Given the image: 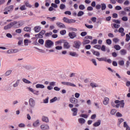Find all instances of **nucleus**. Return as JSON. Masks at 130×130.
Instances as JSON below:
<instances>
[{
	"mask_svg": "<svg viewBox=\"0 0 130 130\" xmlns=\"http://www.w3.org/2000/svg\"><path fill=\"white\" fill-rule=\"evenodd\" d=\"M33 126L36 127L39 125V120H37L36 121L33 123Z\"/></svg>",
	"mask_w": 130,
	"mask_h": 130,
	"instance_id": "obj_26",
	"label": "nucleus"
},
{
	"mask_svg": "<svg viewBox=\"0 0 130 130\" xmlns=\"http://www.w3.org/2000/svg\"><path fill=\"white\" fill-rule=\"evenodd\" d=\"M81 36L82 37H84V36H86L87 35V32L86 31H83L80 34Z\"/></svg>",
	"mask_w": 130,
	"mask_h": 130,
	"instance_id": "obj_55",
	"label": "nucleus"
},
{
	"mask_svg": "<svg viewBox=\"0 0 130 130\" xmlns=\"http://www.w3.org/2000/svg\"><path fill=\"white\" fill-rule=\"evenodd\" d=\"M81 45L82 42H81V41L79 40L75 41L74 42L73 47H74V48H76V49H79Z\"/></svg>",
	"mask_w": 130,
	"mask_h": 130,
	"instance_id": "obj_2",
	"label": "nucleus"
},
{
	"mask_svg": "<svg viewBox=\"0 0 130 130\" xmlns=\"http://www.w3.org/2000/svg\"><path fill=\"white\" fill-rule=\"evenodd\" d=\"M22 81H23V82H24V83H25V84H31V81H30L25 78H23L22 79Z\"/></svg>",
	"mask_w": 130,
	"mask_h": 130,
	"instance_id": "obj_30",
	"label": "nucleus"
},
{
	"mask_svg": "<svg viewBox=\"0 0 130 130\" xmlns=\"http://www.w3.org/2000/svg\"><path fill=\"white\" fill-rule=\"evenodd\" d=\"M79 8L80 9V10H85V6H84L83 5H80L79 6Z\"/></svg>",
	"mask_w": 130,
	"mask_h": 130,
	"instance_id": "obj_54",
	"label": "nucleus"
},
{
	"mask_svg": "<svg viewBox=\"0 0 130 130\" xmlns=\"http://www.w3.org/2000/svg\"><path fill=\"white\" fill-rule=\"evenodd\" d=\"M25 6L27 8H32V5H30L28 2H26L25 3Z\"/></svg>",
	"mask_w": 130,
	"mask_h": 130,
	"instance_id": "obj_41",
	"label": "nucleus"
},
{
	"mask_svg": "<svg viewBox=\"0 0 130 130\" xmlns=\"http://www.w3.org/2000/svg\"><path fill=\"white\" fill-rule=\"evenodd\" d=\"M19 9L21 11H25L26 10L25 5H22Z\"/></svg>",
	"mask_w": 130,
	"mask_h": 130,
	"instance_id": "obj_47",
	"label": "nucleus"
},
{
	"mask_svg": "<svg viewBox=\"0 0 130 130\" xmlns=\"http://www.w3.org/2000/svg\"><path fill=\"white\" fill-rule=\"evenodd\" d=\"M96 59L99 60V61H107V58L106 57H102V58H96Z\"/></svg>",
	"mask_w": 130,
	"mask_h": 130,
	"instance_id": "obj_18",
	"label": "nucleus"
},
{
	"mask_svg": "<svg viewBox=\"0 0 130 130\" xmlns=\"http://www.w3.org/2000/svg\"><path fill=\"white\" fill-rule=\"evenodd\" d=\"M47 19L48 20H49V21L53 22V21H54L55 20V19H56V17H47Z\"/></svg>",
	"mask_w": 130,
	"mask_h": 130,
	"instance_id": "obj_29",
	"label": "nucleus"
},
{
	"mask_svg": "<svg viewBox=\"0 0 130 130\" xmlns=\"http://www.w3.org/2000/svg\"><path fill=\"white\" fill-rule=\"evenodd\" d=\"M127 20H128V19L127 18V17H126V16H124L122 18V21H124L126 22V21H127Z\"/></svg>",
	"mask_w": 130,
	"mask_h": 130,
	"instance_id": "obj_58",
	"label": "nucleus"
},
{
	"mask_svg": "<svg viewBox=\"0 0 130 130\" xmlns=\"http://www.w3.org/2000/svg\"><path fill=\"white\" fill-rule=\"evenodd\" d=\"M93 54H94V55H95L96 56H100V53L99 52L96 51H93Z\"/></svg>",
	"mask_w": 130,
	"mask_h": 130,
	"instance_id": "obj_31",
	"label": "nucleus"
},
{
	"mask_svg": "<svg viewBox=\"0 0 130 130\" xmlns=\"http://www.w3.org/2000/svg\"><path fill=\"white\" fill-rule=\"evenodd\" d=\"M90 86H91L92 88H96L98 87V85H97L96 83H90Z\"/></svg>",
	"mask_w": 130,
	"mask_h": 130,
	"instance_id": "obj_33",
	"label": "nucleus"
},
{
	"mask_svg": "<svg viewBox=\"0 0 130 130\" xmlns=\"http://www.w3.org/2000/svg\"><path fill=\"white\" fill-rule=\"evenodd\" d=\"M13 10H14V6L13 5L7 7L5 9V11H7V12H11Z\"/></svg>",
	"mask_w": 130,
	"mask_h": 130,
	"instance_id": "obj_11",
	"label": "nucleus"
},
{
	"mask_svg": "<svg viewBox=\"0 0 130 130\" xmlns=\"http://www.w3.org/2000/svg\"><path fill=\"white\" fill-rule=\"evenodd\" d=\"M60 10H64L66 9V5L64 4H60L59 6Z\"/></svg>",
	"mask_w": 130,
	"mask_h": 130,
	"instance_id": "obj_36",
	"label": "nucleus"
},
{
	"mask_svg": "<svg viewBox=\"0 0 130 130\" xmlns=\"http://www.w3.org/2000/svg\"><path fill=\"white\" fill-rule=\"evenodd\" d=\"M121 55H125L126 54V50L125 49H121L120 51Z\"/></svg>",
	"mask_w": 130,
	"mask_h": 130,
	"instance_id": "obj_23",
	"label": "nucleus"
},
{
	"mask_svg": "<svg viewBox=\"0 0 130 130\" xmlns=\"http://www.w3.org/2000/svg\"><path fill=\"white\" fill-rule=\"evenodd\" d=\"M80 117H83L84 118H88V115L85 114H81L80 115Z\"/></svg>",
	"mask_w": 130,
	"mask_h": 130,
	"instance_id": "obj_46",
	"label": "nucleus"
},
{
	"mask_svg": "<svg viewBox=\"0 0 130 130\" xmlns=\"http://www.w3.org/2000/svg\"><path fill=\"white\" fill-rule=\"evenodd\" d=\"M113 22L114 23H116V24H120V20L114 19L113 20Z\"/></svg>",
	"mask_w": 130,
	"mask_h": 130,
	"instance_id": "obj_50",
	"label": "nucleus"
},
{
	"mask_svg": "<svg viewBox=\"0 0 130 130\" xmlns=\"http://www.w3.org/2000/svg\"><path fill=\"white\" fill-rule=\"evenodd\" d=\"M86 120H85V119L83 118H80L78 119V122L79 123H80V124H84V123H85Z\"/></svg>",
	"mask_w": 130,
	"mask_h": 130,
	"instance_id": "obj_15",
	"label": "nucleus"
},
{
	"mask_svg": "<svg viewBox=\"0 0 130 130\" xmlns=\"http://www.w3.org/2000/svg\"><path fill=\"white\" fill-rule=\"evenodd\" d=\"M69 36L71 39H74L77 37V33L74 31H72L69 33Z\"/></svg>",
	"mask_w": 130,
	"mask_h": 130,
	"instance_id": "obj_6",
	"label": "nucleus"
},
{
	"mask_svg": "<svg viewBox=\"0 0 130 130\" xmlns=\"http://www.w3.org/2000/svg\"><path fill=\"white\" fill-rule=\"evenodd\" d=\"M118 64L119 66H124V61H123L122 60H119V61H118Z\"/></svg>",
	"mask_w": 130,
	"mask_h": 130,
	"instance_id": "obj_38",
	"label": "nucleus"
},
{
	"mask_svg": "<svg viewBox=\"0 0 130 130\" xmlns=\"http://www.w3.org/2000/svg\"><path fill=\"white\" fill-rule=\"evenodd\" d=\"M70 102H71V103H72V104H76L75 106V107H79V106H80V105H79V104H77L78 101V99H76V98H70Z\"/></svg>",
	"mask_w": 130,
	"mask_h": 130,
	"instance_id": "obj_3",
	"label": "nucleus"
},
{
	"mask_svg": "<svg viewBox=\"0 0 130 130\" xmlns=\"http://www.w3.org/2000/svg\"><path fill=\"white\" fill-rule=\"evenodd\" d=\"M117 111L116 109H112L111 111V114L112 115H114V114H115V113H116Z\"/></svg>",
	"mask_w": 130,
	"mask_h": 130,
	"instance_id": "obj_37",
	"label": "nucleus"
},
{
	"mask_svg": "<svg viewBox=\"0 0 130 130\" xmlns=\"http://www.w3.org/2000/svg\"><path fill=\"white\" fill-rule=\"evenodd\" d=\"M114 48L115 49H116V50H120V49L121 48L118 45H115L114 46Z\"/></svg>",
	"mask_w": 130,
	"mask_h": 130,
	"instance_id": "obj_32",
	"label": "nucleus"
},
{
	"mask_svg": "<svg viewBox=\"0 0 130 130\" xmlns=\"http://www.w3.org/2000/svg\"><path fill=\"white\" fill-rule=\"evenodd\" d=\"M45 34V30H42L39 33V35H41V36H43Z\"/></svg>",
	"mask_w": 130,
	"mask_h": 130,
	"instance_id": "obj_59",
	"label": "nucleus"
},
{
	"mask_svg": "<svg viewBox=\"0 0 130 130\" xmlns=\"http://www.w3.org/2000/svg\"><path fill=\"white\" fill-rule=\"evenodd\" d=\"M90 41L89 40H86V39H84L83 40V41L82 42V44L83 45H86L87 44H89L90 43Z\"/></svg>",
	"mask_w": 130,
	"mask_h": 130,
	"instance_id": "obj_20",
	"label": "nucleus"
},
{
	"mask_svg": "<svg viewBox=\"0 0 130 130\" xmlns=\"http://www.w3.org/2000/svg\"><path fill=\"white\" fill-rule=\"evenodd\" d=\"M52 35V32H47L45 34V36L47 37L51 36Z\"/></svg>",
	"mask_w": 130,
	"mask_h": 130,
	"instance_id": "obj_60",
	"label": "nucleus"
},
{
	"mask_svg": "<svg viewBox=\"0 0 130 130\" xmlns=\"http://www.w3.org/2000/svg\"><path fill=\"white\" fill-rule=\"evenodd\" d=\"M63 21L65 23H67L68 24H72V23H76V20L75 19H70L67 17L63 18Z\"/></svg>",
	"mask_w": 130,
	"mask_h": 130,
	"instance_id": "obj_5",
	"label": "nucleus"
},
{
	"mask_svg": "<svg viewBox=\"0 0 130 130\" xmlns=\"http://www.w3.org/2000/svg\"><path fill=\"white\" fill-rule=\"evenodd\" d=\"M19 83H20L19 80H17L15 84H13V87H18L19 85Z\"/></svg>",
	"mask_w": 130,
	"mask_h": 130,
	"instance_id": "obj_52",
	"label": "nucleus"
},
{
	"mask_svg": "<svg viewBox=\"0 0 130 130\" xmlns=\"http://www.w3.org/2000/svg\"><path fill=\"white\" fill-rule=\"evenodd\" d=\"M12 74V70H8L5 73V76H10Z\"/></svg>",
	"mask_w": 130,
	"mask_h": 130,
	"instance_id": "obj_39",
	"label": "nucleus"
},
{
	"mask_svg": "<svg viewBox=\"0 0 130 130\" xmlns=\"http://www.w3.org/2000/svg\"><path fill=\"white\" fill-rule=\"evenodd\" d=\"M36 88H40V89H44L45 88V86L43 85V84H38L36 85Z\"/></svg>",
	"mask_w": 130,
	"mask_h": 130,
	"instance_id": "obj_17",
	"label": "nucleus"
},
{
	"mask_svg": "<svg viewBox=\"0 0 130 130\" xmlns=\"http://www.w3.org/2000/svg\"><path fill=\"white\" fill-rule=\"evenodd\" d=\"M42 120L45 122H48V121H49V120H48V118L44 116L42 117Z\"/></svg>",
	"mask_w": 130,
	"mask_h": 130,
	"instance_id": "obj_28",
	"label": "nucleus"
},
{
	"mask_svg": "<svg viewBox=\"0 0 130 130\" xmlns=\"http://www.w3.org/2000/svg\"><path fill=\"white\" fill-rule=\"evenodd\" d=\"M113 26L116 28V29H118V28H119V27H120V25L119 24H117L116 23H113Z\"/></svg>",
	"mask_w": 130,
	"mask_h": 130,
	"instance_id": "obj_42",
	"label": "nucleus"
},
{
	"mask_svg": "<svg viewBox=\"0 0 130 130\" xmlns=\"http://www.w3.org/2000/svg\"><path fill=\"white\" fill-rule=\"evenodd\" d=\"M83 15H84V12H83L82 11H80L77 14V16L82 17Z\"/></svg>",
	"mask_w": 130,
	"mask_h": 130,
	"instance_id": "obj_34",
	"label": "nucleus"
},
{
	"mask_svg": "<svg viewBox=\"0 0 130 130\" xmlns=\"http://www.w3.org/2000/svg\"><path fill=\"white\" fill-rule=\"evenodd\" d=\"M84 39H86L87 40V39H90V40H92V39H93V37L91 36H86L85 38Z\"/></svg>",
	"mask_w": 130,
	"mask_h": 130,
	"instance_id": "obj_44",
	"label": "nucleus"
},
{
	"mask_svg": "<svg viewBox=\"0 0 130 130\" xmlns=\"http://www.w3.org/2000/svg\"><path fill=\"white\" fill-rule=\"evenodd\" d=\"M94 48H96V49H101V46L100 45H96L93 46Z\"/></svg>",
	"mask_w": 130,
	"mask_h": 130,
	"instance_id": "obj_51",
	"label": "nucleus"
},
{
	"mask_svg": "<svg viewBox=\"0 0 130 130\" xmlns=\"http://www.w3.org/2000/svg\"><path fill=\"white\" fill-rule=\"evenodd\" d=\"M91 44H97V39H94L91 42Z\"/></svg>",
	"mask_w": 130,
	"mask_h": 130,
	"instance_id": "obj_61",
	"label": "nucleus"
},
{
	"mask_svg": "<svg viewBox=\"0 0 130 130\" xmlns=\"http://www.w3.org/2000/svg\"><path fill=\"white\" fill-rule=\"evenodd\" d=\"M101 124V120H98L97 122H95L93 125V126H99Z\"/></svg>",
	"mask_w": 130,
	"mask_h": 130,
	"instance_id": "obj_16",
	"label": "nucleus"
},
{
	"mask_svg": "<svg viewBox=\"0 0 130 130\" xmlns=\"http://www.w3.org/2000/svg\"><path fill=\"white\" fill-rule=\"evenodd\" d=\"M38 42L41 45H43L44 44V40L42 39H40L38 41Z\"/></svg>",
	"mask_w": 130,
	"mask_h": 130,
	"instance_id": "obj_35",
	"label": "nucleus"
},
{
	"mask_svg": "<svg viewBox=\"0 0 130 130\" xmlns=\"http://www.w3.org/2000/svg\"><path fill=\"white\" fill-rule=\"evenodd\" d=\"M101 9H102V11H104V10L106 9V4H101Z\"/></svg>",
	"mask_w": 130,
	"mask_h": 130,
	"instance_id": "obj_27",
	"label": "nucleus"
},
{
	"mask_svg": "<svg viewBox=\"0 0 130 130\" xmlns=\"http://www.w3.org/2000/svg\"><path fill=\"white\" fill-rule=\"evenodd\" d=\"M69 54L71 55V56H75L76 57L79 56L76 52H70Z\"/></svg>",
	"mask_w": 130,
	"mask_h": 130,
	"instance_id": "obj_22",
	"label": "nucleus"
},
{
	"mask_svg": "<svg viewBox=\"0 0 130 130\" xmlns=\"http://www.w3.org/2000/svg\"><path fill=\"white\" fill-rule=\"evenodd\" d=\"M61 84L62 85H65L66 86H71V87H76V85H75V84L71 82H62Z\"/></svg>",
	"mask_w": 130,
	"mask_h": 130,
	"instance_id": "obj_8",
	"label": "nucleus"
},
{
	"mask_svg": "<svg viewBox=\"0 0 130 130\" xmlns=\"http://www.w3.org/2000/svg\"><path fill=\"white\" fill-rule=\"evenodd\" d=\"M119 105L121 108H123L124 107V102L123 100H121L119 104Z\"/></svg>",
	"mask_w": 130,
	"mask_h": 130,
	"instance_id": "obj_24",
	"label": "nucleus"
},
{
	"mask_svg": "<svg viewBox=\"0 0 130 130\" xmlns=\"http://www.w3.org/2000/svg\"><path fill=\"white\" fill-rule=\"evenodd\" d=\"M35 31L37 33H38V32H40V30H41V27L39 26H35L34 28Z\"/></svg>",
	"mask_w": 130,
	"mask_h": 130,
	"instance_id": "obj_19",
	"label": "nucleus"
},
{
	"mask_svg": "<svg viewBox=\"0 0 130 130\" xmlns=\"http://www.w3.org/2000/svg\"><path fill=\"white\" fill-rule=\"evenodd\" d=\"M101 49L102 51H106V48L105 47V46L104 45H102L101 47Z\"/></svg>",
	"mask_w": 130,
	"mask_h": 130,
	"instance_id": "obj_53",
	"label": "nucleus"
},
{
	"mask_svg": "<svg viewBox=\"0 0 130 130\" xmlns=\"http://www.w3.org/2000/svg\"><path fill=\"white\" fill-rule=\"evenodd\" d=\"M31 27L26 26L23 28V30L26 32H31Z\"/></svg>",
	"mask_w": 130,
	"mask_h": 130,
	"instance_id": "obj_25",
	"label": "nucleus"
},
{
	"mask_svg": "<svg viewBox=\"0 0 130 130\" xmlns=\"http://www.w3.org/2000/svg\"><path fill=\"white\" fill-rule=\"evenodd\" d=\"M63 47L64 48H66V49H69L71 47V45H70V43L68 42H65L63 44Z\"/></svg>",
	"mask_w": 130,
	"mask_h": 130,
	"instance_id": "obj_14",
	"label": "nucleus"
},
{
	"mask_svg": "<svg viewBox=\"0 0 130 130\" xmlns=\"http://www.w3.org/2000/svg\"><path fill=\"white\" fill-rule=\"evenodd\" d=\"M112 17L113 18L116 19V18L118 17V15H117V13H113L112 15Z\"/></svg>",
	"mask_w": 130,
	"mask_h": 130,
	"instance_id": "obj_62",
	"label": "nucleus"
},
{
	"mask_svg": "<svg viewBox=\"0 0 130 130\" xmlns=\"http://www.w3.org/2000/svg\"><path fill=\"white\" fill-rule=\"evenodd\" d=\"M29 105L30 106V107H35V101L34 99L30 98L29 100Z\"/></svg>",
	"mask_w": 130,
	"mask_h": 130,
	"instance_id": "obj_7",
	"label": "nucleus"
},
{
	"mask_svg": "<svg viewBox=\"0 0 130 130\" xmlns=\"http://www.w3.org/2000/svg\"><path fill=\"white\" fill-rule=\"evenodd\" d=\"M106 43L107 44H108V45H111V43H112V42L111 41V40L110 39H107L106 40Z\"/></svg>",
	"mask_w": 130,
	"mask_h": 130,
	"instance_id": "obj_45",
	"label": "nucleus"
},
{
	"mask_svg": "<svg viewBox=\"0 0 130 130\" xmlns=\"http://www.w3.org/2000/svg\"><path fill=\"white\" fill-rule=\"evenodd\" d=\"M23 25H24V23L21 20L18 21H14L4 26V30H9V29H11L13 27L16 28H20Z\"/></svg>",
	"mask_w": 130,
	"mask_h": 130,
	"instance_id": "obj_1",
	"label": "nucleus"
},
{
	"mask_svg": "<svg viewBox=\"0 0 130 130\" xmlns=\"http://www.w3.org/2000/svg\"><path fill=\"white\" fill-rule=\"evenodd\" d=\"M119 33L121 34V36L123 37L124 35H125V33L124 32V28L123 27H120L118 30Z\"/></svg>",
	"mask_w": 130,
	"mask_h": 130,
	"instance_id": "obj_9",
	"label": "nucleus"
},
{
	"mask_svg": "<svg viewBox=\"0 0 130 130\" xmlns=\"http://www.w3.org/2000/svg\"><path fill=\"white\" fill-rule=\"evenodd\" d=\"M121 7L119 6H117L115 7V10H116V11H120V10H121Z\"/></svg>",
	"mask_w": 130,
	"mask_h": 130,
	"instance_id": "obj_56",
	"label": "nucleus"
},
{
	"mask_svg": "<svg viewBox=\"0 0 130 130\" xmlns=\"http://www.w3.org/2000/svg\"><path fill=\"white\" fill-rule=\"evenodd\" d=\"M56 25L57 26V27H59V28H66V25H64V24L62 23L61 22H57Z\"/></svg>",
	"mask_w": 130,
	"mask_h": 130,
	"instance_id": "obj_10",
	"label": "nucleus"
},
{
	"mask_svg": "<svg viewBox=\"0 0 130 130\" xmlns=\"http://www.w3.org/2000/svg\"><path fill=\"white\" fill-rule=\"evenodd\" d=\"M16 33H18V34H20V33H22V29L19 28L15 30Z\"/></svg>",
	"mask_w": 130,
	"mask_h": 130,
	"instance_id": "obj_57",
	"label": "nucleus"
},
{
	"mask_svg": "<svg viewBox=\"0 0 130 130\" xmlns=\"http://www.w3.org/2000/svg\"><path fill=\"white\" fill-rule=\"evenodd\" d=\"M53 45V42L51 40H47L45 42V46L47 48H50Z\"/></svg>",
	"mask_w": 130,
	"mask_h": 130,
	"instance_id": "obj_4",
	"label": "nucleus"
},
{
	"mask_svg": "<svg viewBox=\"0 0 130 130\" xmlns=\"http://www.w3.org/2000/svg\"><path fill=\"white\" fill-rule=\"evenodd\" d=\"M66 33H67V30H62L60 31V34H61V35H65Z\"/></svg>",
	"mask_w": 130,
	"mask_h": 130,
	"instance_id": "obj_48",
	"label": "nucleus"
},
{
	"mask_svg": "<svg viewBox=\"0 0 130 130\" xmlns=\"http://www.w3.org/2000/svg\"><path fill=\"white\" fill-rule=\"evenodd\" d=\"M85 26L88 29H92L93 28V25H87V24H85Z\"/></svg>",
	"mask_w": 130,
	"mask_h": 130,
	"instance_id": "obj_49",
	"label": "nucleus"
},
{
	"mask_svg": "<svg viewBox=\"0 0 130 130\" xmlns=\"http://www.w3.org/2000/svg\"><path fill=\"white\" fill-rule=\"evenodd\" d=\"M109 102V98H105L104 99V100L103 102L104 105H107V104H108Z\"/></svg>",
	"mask_w": 130,
	"mask_h": 130,
	"instance_id": "obj_21",
	"label": "nucleus"
},
{
	"mask_svg": "<svg viewBox=\"0 0 130 130\" xmlns=\"http://www.w3.org/2000/svg\"><path fill=\"white\" fill-rule=\"evenodd\" d=\"M72 111L73 112V116H76L78 114V109L77 108H73L72 109Z\"/></svg>",
	"mask_w": 130,
	"mask_h": 130,
	"instance_id": "obj_12",
	"label": "nucleus"
},
{
	"mask_svg": "<svg viewBox=\"0 0 130 130\" xmlns=\"http://www.w3.org/2000/svg\"><path fill=\"white\" fill-rule=\"evenodd\" d=\"M56 100H57V98L54 97L50 101V103H53V102H55V101H56Z\"/></svg>",
	"mask_w": 130,
	"mask_h": 130,
	"instance_id": "obj_40",
	"label": "nucleus"
},
{
	"mask_svg": "<svg viewBox=\"0 0 130 130\" xmlns=\"http://www.w3.org/2000/svg\"><path fill=\"white\" fill-rule=\"evenodd\" d=\"M91 20L92 22H93V23H95L96 20H97V18L96 17H92L91 18Z\"/></svg>",
	"mask_w": 130,
	"mask_h": 130,
	"instance_id": "obj_63",
	"label": "nucleus"
},
{
	"mask_svg": "<svg viewBox=\"0 0 130 130\" xmlns=\"http://www.w3.org/2000/svg\"><path fill=\"white\" fill-rule=\"evenodd\" d=\"M85 49H91V46L90 45H87L85 46Z\"/></svg>",
	"mask_w": 130,
	"mask_h": 130,
	"instance_id": "obj_64",
	"label": "nucleus"
},
{
	"mask_svg": "<svg viewBox=\"0 0 130 130\" xmlns=\"http://www.w3.org/2000/svg\"><path fill=\"white\" fill-rule=\"evenodd\" d=\"M130 40V36L128 34H126V39H125V41L128 42V41H129Z\"/></svg>",
	"mask_w": 130,
	"mask_h": 130,
	"instance_id": "obj_43",
	"label": "nucleus"
},
{
	"mask_svg": "<svg viewBox=\"0 0 130 130\" xmlns=\"http://www.w3.org/2000/svg\"><path fill=\"white\" fill-rule=\"evenodd\" d=\"M41 128L43 130L49 129V126L47 124H42L41 125Z\"/></svg>",
	"mask_w": 130,
	"mask_h": 130,
	"instance_id": "obj_13",
	"label": "nucleus"
}]
</instances>
